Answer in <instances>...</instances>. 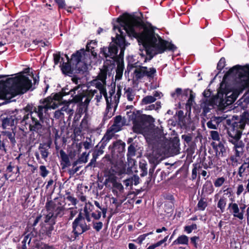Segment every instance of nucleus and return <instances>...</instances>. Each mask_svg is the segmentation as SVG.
I'll list each match as a JSON object with an SVG mask.
<instances>
[{
    "mask_svg": "<svg viewBox=\"0 0 249 249\" xmlns=\"http://www.w3.org/2000/svg\"><path fill=\"white\" fill-rule=\"evenodd\" d=\"M117 21L129 36L136 38L142 45L146 54L149 55V60L155 55L166 51L174 52L177 48L174 44L156 34L151 24L147 26L143 21L142 13H140V16L125 13L117 18Z\"/></svg>",
    "mask_w": 249,
    "mask_h": 249,
    "instance_id": "f257e3e1",
    "label": "nucleus"
},
{
    "mask_svg": "<svg viewBox=\"0 0 249 249\" xmlns=\"http://www.w3.org/2000/svg\"><path fill=\"white\" fill-rule=\"evenodd\" d=\"M246 89H249V64L236 65L224 74L217 97L220 104L229 105Z\"/></svg>",
    "mask_w": 249,
    "mask_h": 249,
    "instance_id": "f03ea898",
    "label": "nucleus"
},
{
    "mask_svg": "<svg viewBox=\"0 0 249 249\" xmlns=\"http://www.w3.org/2000/svg\"><path fill=\"white\" fill-rule=\"evenodd\" d=\"M28 68L14 77L0 82V99L10 100L17 95L25 93L31 87L29 77L24 74L29 73Z\"/></svg>",
    "mask_w": 249,
    "mask_h": 249,
    "instance_id": "7ed1b4c3",
    "label": "nucleus"
},
{
    "mask_svg": "<svg viewBox=\"0 0 249 249\" xmlns=\"http://www.w3.org/2000/svg\"><path fill=\"white\" fill-rule=\"evenodd\" d=\"M249 124V111H244L239 117L236 116L235 120L229 124L227 129L229 142L234 145L233 149L243 150L245 144L240 141L243 131L246 125Z\"/></svg>",
    "mask_w": 249,
    "mask_h": 249,
    "instance_id": "20e7f679",
    "label": "nucleus"
},
{
    "mask_svg": "<svg viewBox=\"0 0 249 249\" xmlns=\"http://www.w3.org/2000/svg\"><path fill=\"white\" fill-rule=\"evenodd\" d=\"M72 235L71 236L70 240L73 241L77 239L80 235L89 231L90 229L89 225H87L85 221V218L80 213L77 217L72 223Z\"/></svg>",
    "mask_w": 249,
    "mask_h": 249,
    "instance_id": "39448f33",
    "label": "nucleus"
},
{
    "mask_svg": "<svg viewBox=\"0 0 249 249\" xmlns=\"http://www.w3.org/2000/svg\"><path fill=\"white\" fill-rule=\"evenodd\" d=\"M40 104L43 105H39L37 107H34L32 113L35 112L37 117L42 119V113H46L49 109H55L58 107L60 103L53 100L51 96H49L43 100H40Z\"/></svg>",
    "mask_w": 249,
    "mask_h": 249,
    "instance_id": "423d86ee",
    "label": "nucleus"
},
{
    "mask_svg": "<svg viewBox=\"0 0 249 249\" xmlns=\"http://www.w3.org/2000/svg\"><path fill=\"white\" fill-rule=\"evenodd\" d=\"M230 200L231 202L229 203L227 210L234 218L243 220L245 218V210L247 207V205L245 203L238 204L235 202L234 197L231 198Z\"/></svg>",
    "mask_w": 249,
    "mask_h": 249,
    "instance_id": "0eeeda50",
    "label": "nucleus"
},
{
    "mask_svg": "<svg viewBox=\"0 0 249 249\" xmlns=\"http://www.w3.org/2000/svg\"><path fill=\"white\" fill-rule=\"evenodd\" d=\"M45 208L47 211H50L53 214L54 218L62 217L64 214L65 208L62 203L58 199L54 200H47L45 204Z\"/></svg>",
    "mask_w": 249,
    "mask_h": 249,
    "instance_id": "6e6552de",
    "label": "nucleus"
},
{
    "mask_svg": "<svg viewBox=\"0 0 249 249\" xmlns=\"http://www.w3.org/2000/svg\"><path fill=\"white\" fill-rule=\"evenodd\" d=\"M154 122V118L150 115L142 114L135 116L133 121L132 129L134 132L140 134L143 130V126L147 124H150Z\"/></svg>",
    "mask_w": 249,
    "mask_h": 249,
    "instance_id": "1a4fd4ad",
    "label": "nucleus"
},
{
    "mask_svg": "<svg viewBox=\"0 0 249 249\" xmlns=\"http://www.w3.org/2000/svg\"><path fill=\"white\" fill-rule=\"evenodd\" d=\"M125 143L122 140H119L114 142L109 146V150L111 154L113 159H125Z\"/></svg>",
    "mask_w": 249,
    "mask_h": 249,
    "instance_id": "9d476101",
    "label": "nucleus"
},
{
    "mask_svg": "<svg viewBox=\"0 0 249 249\" xmlns=\"http://www.w3.org/2000/svg\"><path fill=\"white\" fill-rule=\"evenodd\" d=\"M105 158L108 159V161L112 164L110 170L119 176L126 173V165L124 163V159H113L109 155H106Z\"/></svg>",
    "mask_w": 249,
    "mask_h": 249,
    "instance_id": "9b49d317",
    "label": "nucleus"
},
{
    "mask_svg": "<svg viewBox=\"0 0 249 249\" xmlns=\"http://www.w3.org/2000/svg\"><path fill=\"white\" fill-rule=\"evenodd\" d=\"M118 50L119 48L117 45L112 42L110 43L108 47L101 48L100 53L106 58L109 57L111 59H114L117 54Z\"/></svg>",
    "mask_w": 249,
    "mask_h": 249,
    "instance_id": "f8f14e48",
    "label": "nucleus"
},
{
    "mask_svg": "<svg viewBox=\"0 0 249 249\" xmlns=\"http://www.w3.org/2000/svg\"><path fill=\"white\" fill-rule=\"evenodd\" d=\"M226 142L225 141H219L218 144L213 142L212 145L215 152V155L217 158L225 157L227 155V146H225Z\"/></svg>",
    "mask_w": 249,
    "mask_h": 249,
    "instance_id": "ddd939ff",
    "label": "nucleus"
},
{
    "mask_svg": "<svg viewBox=\"0 0 249 249\" xmlns=\"http://www.w3.org/2000/svg\"><path fill=\"white\" fill-rule=\"evenodd\" d=\"M113 29L114 30L117 29L121 35L117 34L116 38L112 37V42L116 44L120 49H125L127 43L126 42L124 36H122L123 32L121 27L118 26H114Z\"/></svg>",
    "mask_w": 249,
    "mask_h": 249,
    "instance_id": "4468645a",
    "label": "nucleus"
},
{
    "mask_svg": "<svg viewBox=\"0 0 249 249\" xmlns=\"http://www.w3.org/2000/svg\"><path fill=\"white\" fill-rule=\"evenodd\" d=\"M38 117L39 118V120L32 117V131H35L41 135L43 130V124L46 121L47 118L46 117V115H44L43 113H42V119H40L39 117Z\"/></svg>",
    "mask_w": 249,
    "mask_h": 249,
    "instance_id": "2eb2a0df",
    "label": "nucleus"
},
{
    "mask_svg": "<svg viewBox=\"0 0 249 249\" xmlns=\"http://www.w3.org/2000/svg\"><path fill=\"white\" fill-rule=\"evenodd\" d=\"M41 226L39 230V236L43 238H46V237L51 238L52 235V232L54 230V225L49 224L40 223Z\"/></svg>",
    "mask_w": 249,
    "mask_h": 249,
    "instance_id": "dca6fc26",
    "label": "nucleus"
},
{
    "mask_svg": "<svg viewBox=\"0 0 249 249\" xmlns=\"http://www.w3.org/2000/svg\"><path fill=\"white\" fill-rule=\"evenodd\" d=\"M181 139L183 141L185 146L187 145L189 147L190 150L194 152L196 145L195 142L193 141L192 134L188 133L183 134L181 136Z\"/></svg>",
    "mask_w": 249,
    "mask_h": 249,
    "instance_id": "f3484780",
    "label": "nucleus"
},
{
    "mask_svg": "<svg viewBox=\"0 0 249 249\" xmlns=\"http://www.w3.org/2000/svg\"><path fill=\"white\" fill-rule=\"evenodd\" d=\"M60 67L62 73L65 75L72 77V75H73L74 69L71 66L70 62H63L62 64H60Z\"/></svg>",
    "mask_w": 249,
    "mask_h": 249,
    "instance_id": "a211bd4d",
    "label": "nucleus"
},
{
    "mask_svg": "<svg viewBox=\"0 0 249 249\" xmlns=\"http://www.w3.org/2000/svg\"><path fill=\"white\" fill-rule=\"evenodd\" d=\"M135 64L132 67L136 68L134 71L136 80L141 79L145 76L146 70H147V67L142 66H136Z\"/></svg>",
    "mask_w": 249,
    "mask_h": 249,
    "instance_id": "6ab92c4d",
    "label": "nucleus"
},
{
    "mask_svg": "<svg viewBox=\"0 0 249 249\" xmlns=\"http://www.w3.org/2000/svg\"><path fill=\"white\" fill-rule=\"evenodd\" d=\"M17 118L15 115L7 116L2 120V126L4 129L13 126L17 122Z\"/></svg>",
    "mask_w": 249,
    "mask_h": 249,
    "instance_id": "aec40b11",
    "label": "nucleus"
},
{
    "mask_svg": "<svg viewBox=\"0 0 249 249\" xmlns=\"http://www.w3.org/2000/svg\"><path fill=\"white\" fill-rule=\"evenodd\" d=\"M85 51L84 49H81L77 50L73 53L71 56V60L74 65L79 64L81 62L83 56L85 54Z\"/></svg>",
    "mask_w": 249,
    "mask_h": 249,
    "instance_id": "412c9836",
    "label": "nucleus"
},
{
    "mask_svg": "<svg viewBox=\"0 0 249 249\" xmlns=\"http://www.w3.org/2000/svg\"><path fill=\"white\" fill-rule=\"evenodd\" d=\"M138 143L134 142L130 144L128 147L127 152L126 154L127 159L128 162L132 160V158L136 155L137 150L138 149Z\"/></svg>",
    "mask_w": 249,
    "mask_h": 249,
    "instance_id": "4be33fe9",
    "label": "nucleus"
},
{
    "mask_svg": "<svg viewBox=\"0 0 249 249\" xmlns=\"http://www.w3.org/2000/svg\"><path fill=\"white\" fill-rule=\"evenodd\" d=\"M87 64L84 62H81L79 64L75 65V73L86 75L88 72Z\"/></svg>",
    "mask_w": 249,
    "mask_h": 249,
    "instance_id": "5701e85b",
    "label": "nucleus"
},
{
    "mask_svg": "<svg viewBox=\"0 0 249 249\" xmlns=\"http://www.w3.org/2000/svg\"><path fill=\"white\" fill-rule=\"evenodd\" d=\"M50 147V144L47 143H41L39 144L38 149L41 155L42 158L44 160L48 157L49 149Z\"/></svg>",
    "mask_w": 249,
    "mask_h": 249,
    "instance_id": "b1692460",
    "label": "nucleus"
},
{
    "mask_svg": "<svg viewBox=\"0 0 249 249\" xmlns=\"http://www.w3.org/2000/svg\"><path fill=\"white\" fill-rule=\"evenodd\" d=\"M221 121L222 120L220 117H212L211 120L207 123V127L210 129H216Z\"/></svg>",
    "mask_w": 249,
    "mask_h": 249,
    "instance_id": "393cba45",
    "label": "nucleus"
},
{
    "mask_svg": "<svg viewBox=\"0 0 249 249\" xmlns=\"http://www.w3.org/2000/svg\"><path fill=\"white\" fill-rule=\"evenodd\" d=\"M48 213L43 217V222L41 221L42 224H49L54 225L56 222V219L54 218L53 214L50 211H47Z\"/></svg>",
    "mask_w": 249,
    "mask_h": 249,
    "instance_id": "a878e982",
    "label": "nucleus"
},
{
    "mask_svg": "<svg viewBox=\"0 0 249 249\" xmlns=\"http://www.w3.org/2000/svg\"><path fill=\"white\" fill-rule=\"evenodd\" d=\"M214 191L212 182L211 180H207L203 185L202 189V194L205 193L207 195H211Z\"/></svg>",
    "mask_w": 249,
    "mask_h": 249,
    "instance_id": "bb28decb",
    "label": "nucleus"
},
{
    "mask_svg": "<svg viewBox=\"0 0 249 249\" xmlns=\"http://www.w3.org/2000/svg\"><path fill=\"white\" fill-rule=\"evenodd\" d=\"M249 171V158H246L238 169V174L240 177H243V174Z\"/></svg>",
    "mask_w": 249,
    "mask_h": 249,
    "instance_id": "cd10ccee",
    "label": "nucleus"
},
{
    "mask_svg": "<svg viewBox=\"0 0 249 249\" xmlns=\"http://www.w3.org/2000/svg\"><path fill=\"white\" fill-rule=\"evenodd\" d=\"M179 140L175 138L173 140L171 146L170 147V151L173 155H177L179 153Z\"/></svg>",
    "mask_w": 249,
    "mask_h": 249,
    "instance_id": "c85d7f7f",
    "label": "nucleus"
},
{
    "mask_svg": "<svg viewBox=\"0 0 249 249\" xmlns=\"http://www.w3.org/2000/svg\"><path fill=\"white\" fill-rule=\"evenodd\" d=\"M94 209V205L91 203L86 204L84 208V212L85 213V216H84V217L85 218V220L86 219L89 222L91 221L90 217L91 213H90V212H92Z\"/></svg>",
    "mask_w": 249,
    "mask_h": 249,
    "instance_id": "c756f323",
    "label": "nucleus"
},
{
    "mask_svg": "<svg viewBox=\"0 0 249 249\" xmlns=\"http://www.w3.org/2000/svg\"><path fill=\"white\" fill-rule=\"evenodd\" d=\"M60 156L62 161L64 162L63 164L62 163H61V165L62 166V168L64 169L66 167L70 166L71 165V163L70 161L68 155L63 150H60Z\"/></svg>",
    "mask_w": 249,
    "mask_h": 249,
    "instance_id": "7c9ffc66",
    "label": "nucleus"
},
{
    "mask_svg": "<svg viewBox=\"0 0 249 249\" xmlns=\"http://www.w3.org/2000/svg\"><path fill=\"white\" fill-rule=\"evenodd\" d=\"M108 71L106 67H103V68L100 69V72L97 76V79L102 81L105 85L106 84V79Z\"/></svg>",
    "mask_w": 249,
    "mask_h": 249,
    "instance_id": "2f4dec72",
    "label": "nucleus"
},
{
    "mask_svg": "<svg viewBox=\"0 0 249 249\" xmlns=\"http://www.w3.org/2000/svg\"><path fill=\"white\" fill-rule=\"evenodd\" d=\"M68 92H66L65 89H62L61 90L57 93H52L50 96L52 97L53 100L61 103L64 96H66Z\"/></svg>",
    "mask_w": 249,
    "mask_h": 249,
    "instance_id": "473e14b6",
    "label": "nucleus"
},
{
    "mask_svg": "<svg viewBox=\"0 0 249 249\" xmlns=\"http://www.w3.org/2000/svg\"><path fill=\"white\" fill-rule=\"evenodd\" d=\"M112 137V135L107 133L103 137L101 141L97 145V147H100V148L104 149Z\"/></svg>",
    "mask_w": 249,
    "mask_h": 249,
    "instance_id": "72a5a7b5",
    "label": "nucleus"
},
{
    "mask_svg": "<svg viewBox=\"0 0 249 249\" xmlns=\"http://www.w3.org/2000/svg\"><path fill=\"white\" fill-rule=\"evenodd\" d=\"M238 106L241 107V108H244L249 104V93H245L237 102Z\"/></svg>",
    "mask_w": 249,
    "mask_h": 249,
    "instance_id": "f704fd0d",
    "label": "nucleus"
},
{
    "mask_svg": "<svg viewBox=\"0 0 249 249\" xmlns=\"http://www.w3.org/2000/svg\"><path fill=\"white\" fill-rule=\"evenodd\" d=\"M189 243V237L186 235H181L179 236L178 238L174 241L172 243L174 245H188Z\"/></svg>",
    "mask_w": 249,
    "mask_h": 249,
    "instance_id": "c9c22d12",
    "label": "nucleus"
},
{
    "mask_svg": "<svg viewBox=\"0 0 249 249\" xmlns=\"http://www.w3.org/2000/svg\"><path fill=\"white\" fill-rule=\"evenodd\" d=\"M97 45V41L95 40H91L90 42H88L86 45V51L89 52H91V54L96 56L97 53L95 52L94 49Z\"/></svg>",
    "mask_w": 249,
    "mask_h": 249,
    "instance_id": "e433bc0d",
    "label": "nucleus"
},
{
    "mask_svg": "<svg viewBox=\"0 0 249 249\" xmlns=\"http://www.w3.org/2000/svg\"><path fill=\"white\" fill-rule=\"evenodd\" d=\"M139 169L140 170V176L141 177H145L147 175L148 168L147 164L145 160H141L139 162Z\"/></svg>",
    "mask_w": 249,
    "mask_h": 249,
    "instance_id": "4c0bfd02",
    "label": "nucleus"
},
{
    "mask_svg": "<svg viewBox=\"0 0 249 249\" xmlns=\"http://www.w3.org/2000/svg\"><path fill=\"white\" fill-rule=\"evenodd\" d=\"M189 94H190V96L187 100V105L192 106L193 105V103L194 102L195 98V95L192 90L189 89H185L183 92L182 96L187 97Z\"/></svg>",
    "mask_w": 249,
    "mask_h": 249,
    "instance_id": "58836bf2",
    "label": "nucleus"
},
{
    "mask_svg": "<svg viewBox=\"0 0 249 249\" xmlns=\"http://www.w3.org/2000/svg\"><path fill=\"white\" fill-rule=\"evenodd\" d=\"M89 105V100L85 99L84 102L80 103L78 105V112L79 114H83L87 112L88 111V106Z\"/></svg>",
    "mask_w": 249,
    "mask_h": 249,
    "instance_id": "ea45409f",
    "label": "nucleus"
},
{
    "mask_svg": "<svg viewBox=\"0 0 249 249\" xmlns=\"http://www.w3.org/2000/svg\"><path fill=\"white\" fill-rule=\"evenodd\" d=\"M117 68L116 70V80H120L123 76V71L124 69V63H117Z\"/></svg>",
    "mask_w": 249,
    "mask_h": 249,
    "instance_id": "a19ab883",
    "label": "nucleus"
},
{
    "mask_svg": "<svg viewBox=\"0 0 249 249\" xmlns=\"http://www.w3.org/2000/svg\"><path fill=\"white\" fill-rule=\"evenodd\" d=\"M178 124L180 126V127L181 128L183 129H187L190 127V119L188 118L186 116L185 117H183V118L181 119H178Z\"/></svg>",
    "mask_w": 249,
    "mask_h": 249,
    "instance_id": "79ce46f5",
    "label": "nucleus"
},
{
    "mask_svg": "<svg viewBox=\"0 0 249 249\" xmlns=\"http://www.w3.org/2000/svg\"><path fill=\"white\" fill-rule=\"evenodd\" d=\"M227 199L224 196L220 197V199H219L217 202V206L218 208L220 209L221 213H223L225 211V207L227 204Z\"/></svg>",
    "mask_w": 249,
    "mask_h": 249,
    "instance_id": "37998d69",
    "label": "nucleus"
},
{
    "mask_svg": "<svg viewBox=\"0 0 249 249\" xmlns=\"http://www.w3.org/2000/svg\"><path fill=\"white\" fill-rule=\"evenodd\" d=\"M193 167L191 179L193 180L196 178L197 171L202 168V166L200 163H196L193 164Z\"/></svg>",
    "mask_w": 249,
    "mask_h": 249,
    "instance_id": "c03bdc74",
    "label": "nucleus"
},
{
    "mask_svg": "<svg viewBox=\"0 0 249 249\" xmlns=\"http://www.w3.org/2000/svg\"><path fill=\"white\" fill-rule=\"evenodd\" d=\"M1 134L3 136L5 137L6 139V138H8L12 144H15L16 141L15 138V134L14 133L12 132L5 131H2L1 132Z\"/></svg>",
    "mask_w": 249,
    "mask_h": 249,
    "instance_id": "a18cd8bd",
    "label": "nucleus"
},
{
    "mask_svg": "<svg viewBox=\"0 0 249 249\" xmlns=\"http://www.w3.org/2000/svg\"><path fill=\"white\" fill-rule=\"evenodd\" d=\"M208 206V203L204 197H201L198 200L196 208L198 210L203 211Z\"/></svg>",
    "mask_w": 249,
    "mask_h": 249,
    "instance_id": "49530a36",
    "label": "nucleus"
},
{
    "mask_svg": "<svg viewBox=\"0 0 249 249\" xmlns=\"http://www.w3.org/2000/svg\"><path fill=\"white\" fill-rule=\"evenodd\" d=\"M84 90H83L81 92L78 93L77 95H75V96L73 95V96H72V98L70 102L71 103L79 104L80 103L83 102L82 100L84 98Z\"/></svg>",
    "mask_w": 249,
    "mask_h": 249,
    "instance_id": "de8ad7c7",
    "label": "nucleus"
},
{
    "mask_svg": "<svg viewBox=\"0 0 249 249\" xmlns=\"http://www.w3.org/2000/svg\"><path fill=\"white\" fill-rule=\"evenodd\" d=\"M111 171H112L110 170L107 175L106 176L107 178L105 181V183L106 185L107 182H110L112 184L117 180V177L115 175V174L111 173Z\"/></svg>",
    "mask_w": 249,
    "mask_h": 249,
    "instance_id": "09e8293b",
    "label": "nucleus"
},
{
    "mask_svg": "<svg viewBox=\"0 0 249 249\" xmlns=\"http://www.w3.org/2000/svg\"><path fill=\"white\" fill-rule=\"evenodd\" d=\"M154 171L153 168H149L148 177L147 178L146 180L144 183V184H146L147 186H148L151 183L152 181H153V182H154L155 176L154 174Z\"/></svg>",
    "mask_w": 249,
    "mask_h": 249,
    "instance_id": "8fccbe9b",
    "label": "nucleus"
},
{
    "mask_svg": "<svg viewBox=\"0 0 249 249\" xmlns=\"http://www.w3.org/2000/svg\"><path fill=\"white\" fill-rule=\"evenodd\" d=\"M112 60L110 59H106L104 62V64L103 67H106L107 69L109 70V69L112 71L115 67V59H112Z\"/></svg>",
    "mask_w": 249,
    "mask_h": 249,
    "instance_id": "3c124183",
    "label": "nucleus"
},
{
    "mask_svg": "<svg viewBox=\"0 0 249 249\" xmlns=\"http://www.w3.org/2000/svg\"><path fill=\"white\" fill-rule=\"evenodd\" d=\"M31 241V237H30V233H28L25 236L24 239L22 242V249H28V247L29 249L30 247V243Z\"/></svg>",
    "mask_w": 249,
    "mask_h": 249,
    "instance_id": "603ef678",
    "label": "nucleus"
},
{
    "mask_svg": "<svg viewBox=\"0 0 249 249\" xmlns=\"http://www.w3.org/2000/svg\"><path fill=\"white\" fill-rule=\"evenodd\" d=\"M208 158V160H206V158L204 157L203 161H202V165L205 169L211 168L213 165V161L211 157L209 156Z\"/></svg>",
    "mask_w": 249,
    "mask_h": 249,
    "instance_id": "864d4df0",
    "label": "nucleus"
},
{
    "mask_svg": "<svg viewBox=\"0 0 249 249\" xmlns=\"http://www.w3.org/2000/svg\"><path fill=\"white\" fill-rule=\"evenodd\" d=\"M156 100V98L151 95H147L144 97L142 100V105H147L154 103Z\"/></svg>",
    "mask_w": 249,
    "mask_h": 249,
    "instance_id": "5fc2aeb1",
    "label": "nucleus"
},
{
    "mask_svg": "<svg viewBox=\"0 0 249 249\" xmlns=\"http://www.w3.org/2000/svg\"><path fill=\"white\" fill-rule=\"evenodd\" d=\"M53 58L54 64L55 65H58L60 62V63H63L64 62V58L61 56V53L60 52L53 53Z\"/></svg>",
    "mask_w": 249,
    "mask_h": 249,
    "instance_id": "6e6d98bb",
    "label": "nucleus"
},
{
    "mask_svg": "<svg viewBox=\"0 0 249 249\" xmlns=\"http://www.w3.org/2000/svg\"><path fill=\"white\" fill-rule=\"evenodd\" d=\"M104 153V149L100 148V147H97V145L94 148L92 152V157L97 159L99 156Z\"/></svg>",
    "mask_w": 249,
    "mask_h": 249,
    "instance_id": "4d7b16f0",
    "label": "nucleus"
},
{
    "mask_svg": "<svg viewBox=\"0 0 249 249\" xmlns=\"http://www.w3.org/2000/svg\"><path fill=\"white\" fill-rule=\"evenodd\" d=\"M94 209L92 212H90L91 213V215L95 220H98L101 218L102 212L100 210V209H96L94 206Z\"/></svg>",
    "mask_w": 249,
    "mask_h": 249,
    "instance_id": "13d9d810",
    "label": "nucleus"
},
{
    "mask_svg": "<svg viewBox=\"0 0 249 249\" xmlns=\"http://www.w3.org/2000/svg\"><path fill=\"white\" fill-rule=\"evenodd\" d=\"M94 204L95 205L94 207L97 209H100V210L102 211L103 217L105 218L106 216V213L107 212V208L105 207H102V205L97 201H94Z\"/></svg>",
    "mask_w": 249,
    "mask_h": 249,
    "instance_id": "bf43d9fd",
    "label": "nucleus"
},
{
    "mask_svg": "<svg viewBox=\"0 0 249 249\" xmlns=\"http://www.w3.org/2000/svg\"><path fill=\"white\" fill-rule=\"evenodd\" d=\"M125 49L121 48L120 49V52L119 55L117 54L116 55L114 59L116 61V63H122L124 62V52Z\"/></svg>",
    "mask_w": 249,
    "mask_h": 249,
    "instance_id": "052dcab7",
    "label": "nucleus"
},
{
    "mask_svg": "<svg viewBox=\"0 0 249 249\" xmlns=\"http://www.w3.org/2000/svg\"><path fill=\"white\" fill-rule=\"evenodd\" d=\"M225 66L226 59L225 57H222L220 58L217 64V69L219 71L217 73V75L221 72V71L223 69Z\"/></svg>",
    "mask_w": 249,
    "mask_h": 249,
    "instance_id": "680f3d73",
    "label": "nucleus"
},
{
    "mask_svg": "<svg viewBox=\"0 0 249 249\" xmlns=\"http://www.w3.org/2000/svg\"><path fill=\"white\" fill-rule=\"evenodd\" d=\"M45 243L40 240H35L32 245V249H44Z\"/></svg>",
    "mask_w": 249,
    "mask_h": 249,
    "instance_id": "e2e57ef3",
    "label": "nucleus"
},
{
    "mask_svg": "<svg viewBox=\"0 0 249 249\" xmlns=\"http://www.w3.org/2000/svg\"><path fill=\"white\" fill-rule=\"evenodd\" d=\"M149 161L152 164L150 168H153L154 171H155L156 166L159 163L158 158L154 156H150L149 158Z\"/></svg>",
    "mask_w": 249,
    "mask_h": 249,
    "instance_id": "0e129e2a",
    "label": "nucleus"
},
{
    "mask_svg": "<svg viewBox=\"0 0 249 249\" xmlns=\"http://www.w3.org/2000/svg\"><path fill=\"white\" fill-rule=\"evenodd\" d=\"M225 178L222 177L217 178L214 181V185L215 187H221L225 182Z\"/></svg>",
    "mask_w": 249,
    "mask_h": 249,
    "instance_id": "69168bd1",
    "label": "nucleus"
},
{
    "mask_svg": "<svg viewBox=\"0 0 249 249\" xmlns=\"http://www.w3.org/2000/svg\"><path fill=\"white\" fill-rule=\"evenodd\" d=\"M89 152H89L88 153H87L86 152H83L78 158V160L82 163H86L88 161V159Z\"/></svg>",
    "mask_w": 249,
    "mask_h": 249,
    "instance_id": "338daca9",
    "label": "nucleus"
},
{
    "mask_svg": "<svg viewBox=\"0 0 249 249\" xmlns=\"http://www.w3.org/2000/svg\"><path fill=\"white\" fill-rule=\"evenodd\" d=\"M127 100L132 101L134 97V94L132 93V89L131 88H128L127 89H124Z\"/></svg>",
    "mask_w": 249,
    "mask_h": 249,
    "instance_id": "774afa93",
    "label": "nucleus"
}]
</instances>
